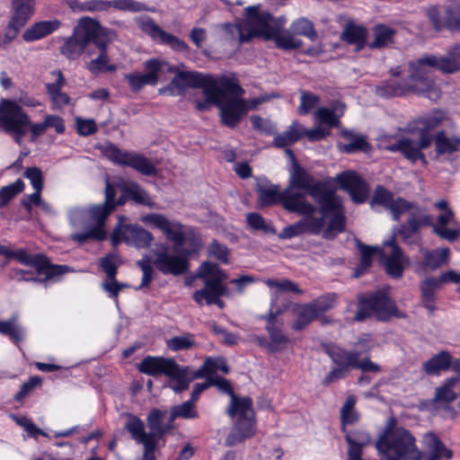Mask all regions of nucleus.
<instances>
[{"mask_svg":"<svg viewBox=\"0 0 460 460\" xmlns=\"http://www.w3.org/2000/svg\"><path fill=\"white\" fill-rule=\"evenodd\" d=\"M189 87L201 88L206 97L205 100L195 101L196 109L206 111L211 105H216L220 110L221 121L224 125L234 126L237 122L240 113L244 110L243 102L241 100H230L229 102L222 100L225 92L242 93L243 88L234 76H223L216 79L199 72H179L162 92L178 95L183 93Z\"/></svg>","mask_w":460,"mask_h":460,"instance_id":"f257e3e1","label":"nucleus"},{"mask_svg":"<svg viewBox=\"0 0 460 460\" xmlns=\"http://www.w3.org/2000/svg\"><path fill=\"white\" fill-rule=\"evenodd\" d=\"M274 203H259L263 208ZM289 212H296L303 218L287 226L278 234L279 239L288 240L303 234L322 236L325 240H334L346 231L347 218L343 203H280Z\"/></svg>","mask_w":460,"mask_h":460,"instance_id":"f03ea898","label":"nucleus"},{"mask_svg":"<svg viewBox=\"0 0 460 460\" xmlns=\"http://www.w3.org/2000/svg\"><path fill=\"white\" fill-rule=\"evenodd\" d=\"M413 62L414 73L420 75L426 84L428 99L436 102L441 96V91L434 81L432 69L444 74H454L460 70V45L456 44L445 55H424Z\"/></svg>","mask_w":460,"mask_h":460,"instance_id":"7ed1b4c3","label":"nucleus"},{"mask_svg":"<svg viewBox=\"0 0 460 460\" xmlns=\"http://www.w3.org/2000/svg\"><path fill=\"white\" fill-rule=\"evenodd\" d=\"M375 317L379 322H388L391 318H406V314L398 309L396 303L389 295L378 290L358 296V310L353 320L358 323Z\"/></svg>","mask_w":460,"mask_h":460,"instance_id":"20e7f679","label":"nucleus"},{"mask_svg":"<svg viewBox=\"0 0 460 460\" xmlns=\"http://www.w3.org/2000/svg\"><path fill=\"white\" fill-rule=\"evenodd\" d=\"M286 191H288V199L292 201H297L305 194L320 201H336L331 185L327 181L314 180L296 162L293 164L290 171L289 184Z\"/></svg>","mask_w":460,"mask_h":460,"instance_id":"39448f33","label":"nucleus"},{"mask_svg":"<svg viewBox=\"0 0 460 460\" xmlns=\"http://www.w3.org/2000/svg\"><path fill=\"white\" fill-rule=\"evenodd\" d=\"M376 448L385 460H422L425 456L417 447L415 437L403 427L385 441L376 440Z\"/></svg>","mask_w":460,"mask_h":460,"instance_id":"423d86ee","label":"nucleus"},{"mask_svg":"<svg viewBox=\"0 0 460 460\" xmlns=\"http://www.w3.org/2000/svg\"><path fill=\"white\" fill-rule=\"evenodd\" d=\"M28 256L30 258L29 260L31 261H34L37 258L39 266L36 264L23 265L33 268L37 276H34L30 270L13 269L11 270V276L13 279H15L19 282H32L42 284L47 287L49 282H58L60 280V278L64 274L72 271L71 268L67 265L52 263L49 257H48L45 253L39 252L31 254L28 252Z\"/></svg>","mask_w":460,"mask_h":460,"instance_id":"0eeeda50","label":"nucleus"},{"mask_svg":"<svg viewBox=\"0 0 460 460\" xmlns=\"http://www.w3.org/2000/svg\"><path fill=\"white\" fill-rule=\"evenodd\" d=\"M374 211H379L382 208L388 211L394 220L400 219L401 215L409 213L410 217L406 223L401 225L398 234L404 242L412 237L423 226L430 225L431 218L414 206V203H369Z\"/></svg>","mask_w":460,"mask_h":460,"instance_id":"6e6552de","label":"nucleus"},{"mask_svg":"<svg viewBox=\"0 0 460 460\" xmlns=\"http://www.w3.org/2000/svg\"><path fill=\"white\" fill-rule=\"evenodd\" d=\"M30 125V116L16 101H0V128L7 134H13L14 141L21 145Z\"/></svg>","mask_w":460,"mask_h":460,"instance_id":"1a4fd4ad","label":"nucleus"},{"mask_svg":"<svg viewBox=\"0 0 460 460\" xmlns=\"http://www.w3.org/2000/svg\"><path fill=\"white\" fill-rule=\"evenodd\" d=\"M323 352L330 357L334 367L322 381L323 385L343 379L349 376L352 369L356 368L357 358L360 353L357 350H347L334 343H323Z\"/></svg>","mask_w":460,"mask_h":460,"instance_id":"9d476101","label":"nucleus"},{"mask_svg":"<svg viewBox=\"0 0 460 460\" xmlns=\"http://www.w3.org/2000/svg\"><path fill=\"white\" fill-rule=\"evenodd\" d=\"M426 87L427 86L421 80L420 75H415L413 62H410L409 76L405 81L398 83L396 80L391 79L384 82L382 84L376 87V93L380 97L389 98L405 95L411 93L428 98Z\"/></svg>","mask_w":460,"mask_h":460,"instance_id":"9b49d317","label":"nucleus"},{"mask_svg":"<svg viewBox=\"0 0 460 460\" xmlns=\"http://www.w3.org/2000/svg\"><path fill=\"white\" fill-rule=\"evenodd\" d=\"M102 154L112 163L129 166L146 176L155 175L157 169L150 159L143 155L122 151L114 144H108L102 148Z\"/></svg>","mask_w":460,"mask_h":460,"instance_id":"f8f14e48","label":"nucleus"},{"mask_svg":"<svg viewBox=\"0 0 460 460\" xmlns=\"http://www.w3.org/2000/svg\"><path fill=\"white\" fill-rule=\"evenodd\" d=\"M152 252L155 255L153 264L164 275L180 276L189 270V258L180 252L171 254L166 243L156 244Z\"/></svg>","mask_w":460,"mask_h":460,"instance_id":"ddd939ff","label":"nucleus"},{"mask_svg":"<svg viewBox=\"0 0 460 460\" xmlns=\"http://www.w3.org/2000/svg\"><path fill=\"white\" fill-rule=\"evenodd\" d=\"M111 243L117 246L124 242L137 249H147L154 240L153 234L138 225H119L111 234Z\"/></svg>","mask_w":460,"mask_h":460,"instance_id":"4468645a","label":"nucleus"},{"mask_svg":"<svg viewBox=\"0 0 460 460\" xmlns=\"http://www.w3.org/2000/svg\"><path fill=\"white\" fill-rule=\"evenodd\" d=\"M13 14L4 29L5 46L10 44L34 13V0H13Z\"/></svg>","mask_w":460,"mask_h":460,"instance_id":"2eb2a0df","label":"nucleus"},{"mask_svg":"<svg viewBox=\"0 0 460 460\" xmlns=\"http://www.w3.org/2000/svg\"><path fill=\"white\" fill-rule=\"evenodd\" d=\"M460 283V272L453 270L443 272L439 278L429 277L426 278L420 286L421 292V304L429 314H433L436 311V291L443 283Z\"/></svg>","mask_w":460,"mask_h":460,"instance_id":"dca6fc26","label":"nucleus"},{"mask_svg":"<svg viewBox=\"0 0 460 460\" xmlns=\"http://www.w3.org/2000/svg\"><path fill=\"white\" fill-rule=\"evenodd\" d=\"M447 119L446 111L435 109L409 124V130L418 133L419 137H421L423 147H429L434 139L431 131L439 127Z\"/></svg>","mask_w":460,"mask_h":460,"instance_id":"f3484780","label":"nucleus"},{"mask_svg":"<svg viewBox=\"0 0 460 460\" xmlns=\"http://www.w3.org/2000/svg\"><path fill=\"white\" fill-rule=\"evenodd\" d=\"M74 31L82 39L87 45L93 42L96 47V42H111L117 37L114 31L103 28L99 21L96 19L84 16L78 22L77 26Z\"/></svg>","mask_w":460,"mask_h":460,"instance_id":"a211bd4d","label":"nucleus"},{"mask_svg":"<svg viewBox=\"0 0 460 460\" xmlns=\"http://www.w3.org/2000/svg\"><path fill=\"white\" fill-rule=\"evenodd\" d=\"M243 22L248 33L251 34V40L255 36L270 39V35L274 34L276 26L272 25L273 16L267 12L260 13L256 6H248L245 9Z\"/></svg>","mask_w":460,"mask_h":460,"instance_id":"6ab92c4d","label":"nucleus"},{"mask_svg":"<svg viewBox=\"0 0 460 460\" xmlns=\"http://www.w3.org/2000/svg\"><path fill=\"white\" fill-rule=\"evenodd\" d=\"M120 196L117 201H147V194L141 186L134 181L120 180L117 182H111L106 180L105 201H116L117 192Z\"/></svg>","mask_w":460,"mask_h":460,"instance_id":"aec40b11","label":"nucleus"},{"mask_svg":"<svg viewBox=\"0 0 460 460\" xmlns=\"http://www.w3.org/2000/svg\"><path fill=\"white\" fill-rule=\"evenodd\" d=\"M167 65L164 60L151 58L144 63L145 74L132 73L126 75L128 81L133 92L140 91L145 85H156L158 83V75L163 67Z\"/></svg>","mask_w":460,"mask_h":460,"instance_id":"412c9836","label":"nucleus"},{"mask_svg":"<svg viewBox=\"0 0 460 460\" xmlns=\"http://www.w3.org/2000/svg\"><path fill=\"white\" fill-rule=\"evenodd\" d=\"M336 182L348 192L352 201H366L369 194L367 183L353 171H345L336 175Z\"/></svg>","mask_w":460,"mask_h":460,"instance_id":"4be33fe9","label":"nucleus"},{"mask_svg":"<svg viewBox=\"0 0 460 460\" xmlns=\"http://www.w3.org/2000/svg\"><path fill=\"white\" fill-rule=\"evenodd\" d=\"M125 429L130 434L133 440L144 446V452H146V455L155 452L157 441L160 438H158L156 435L146 433L143 420L137 416L128 413L127 415Z\"/></svg>","mask_w":460,"mask_h":460,"instance_id":"5701e85b","label":"nucleus"},{"mask_svg":"<svg viewBox=\"0 0 460 460\" xmlns=\"http://www.w3.org/2000/svg\"><path fill=\"white\" fill-rule=\"evenodd\" d=\"M255 425L256 421L254 415L237 418L230 433L226 437V445L234 447L243 442L245 439L253 437L255 434Z\"/></svg>","mask_w":460,"mask_h":460,"instance_id":"b1692460","label":"nucleus"},{"mask_svg":"<svg viewBox=\"0 0 460 460\" xmlns=\"http://www.w3.org/2000/svg\"><path fill=\"white\" fill-rule=\"evenodd\" d=\"M385 246H390L392 252L389 255L385 256L384 265L385 272L393 279H400L403 274V252L402 248L397 244L395 239V234L390 238V240L385 242Z\"/></svg>","mask_w":460,"mask_h":460,"instance_id":"393cba45","label":"nucleus"},{"mask_svg":"<svg viewBox=\"0 0 460 460\" xmlns=\"http://www.w3.org/2000/svg\"><path fill=\"white\" fill-rule=\"evenodd\" d=\"M421 146V137H420L419 141L413 140L409 137H400L395 140L394 143L389 144L385 146V149L391 152H400L405 158L411 162L417 160L425 161V156L421 150L426 149Z\"/></svg>","mask_w":460,"mask_h":460,"instance_id":"a878e982","label":"nucleus"},{"mask_svg":"<svg viewBox=\"0 0 460 460\" xmlns=\"http://www.w3.org/2000/svg\"><path fill=\"white\" fill-rule=\"evenodd\" d=\"M175 363L173 358L148 355L137 364V367L140 373L147 376L164 375L167 376Z\"/></svg>","mask_w":460,"mask_h":460,"instance_id":"bb28decb","label":"nucleus"},{"mask_svg":"<svg viewBox=\"0 0 460 460\" xmlns=\"http://www.w3.org/2000/svg\"><path fill=\"white\" fill-rule=\"evenodd\" d=\"M422 444L430 452L426 460L451 459L453 457V451L447 447L439 437L432 431L423 435Z\"/></svg>","mask_w":460,"mask_h":460,"instance_id":"cd10ccee","label":"nucleus"},{"mask_svg":"<svg viewBox=\"0 0 460 460\" xmlns=\"http://www.w3.org/2000/svg\"><path fill=\"white\" fill-rule=\"evenodd\" d=\"M61 26L60 21H40L33 23L22 33V39L26 42L36 41L56 31Z\"/></svg>","mask_w":460,"mask_h":460,"instance_id":"c85d7f7f","label":"nucleus"},{"mask_svg":"<svg viewBox=\"0 0 460 460\" xmlns=\"http://www.w3.org/2000/svg\"><path fill=\"white\" fill-rule=\"evenodd\" d=\"M49 128H54L58 134H63L66 130L64 119L58 115H47L42 122L31 123L30 119L31 141H36L40 136L45 134Z\"/></svg>","mask_w":460,"mask_h":460,"instance_id":"c756f323","label":"nucleus"},{"mask_svg":"<svg viewBox=\"0 0 460 460\" xmlns=\"http://www.w3.org/2000/svg\"><path fill=\"white\" fill-rule=\"evenodd\" d=\"M367 31L362 26L349 22L344 27L341 35V40L354 45L357 51L361 50L367 44Z\"/></svg>","mask_w":460,"mask_h":460,"instance_id":"7c9ffc66","label":"nucleus"},{"mask_svg":"<svg viewBox=\"0 0 460 460\" xmlns=\"http://www.w3.org/2000/svg\"><path fill=\"white\" fill-rule=\"evenodd\" d=\"M110 42H96V48L99 49L98 56L92 59L86 66L87 69L93 75H99L104 72H115L117 66L111 64L107 53V47Z\"/></svg>","mask_w":460,"mask_h":460,"instance_id":"2f4dec72","label":"nucleus"},{"mask_svg":"<svg viewBox=\"0 0 460 460\" xmlns=\"http://www.w3.org/2000/svg\"><path fill=\"white\" fill-rule=\"evenodd\" d=\"M255 189L261 201H290L286 189L281 190L279 185L270 183L267 179H259Z\"/></svg>","mask_w":460,"mask_h":460,"instance_id":"473e14b6","label":"nucleus"},{"mask_svg":"<svg viewBox=\"0 0 460 460\" xmlns=\"http://www.w3.org/2000/svg\"><path fill=\"white\" fill-rule=\"evenodd\" d=\"M286 19L281 17L278 21V24L274 30V34L270 35V39H274L278 48L290 50L299 49L303 41L296 37V34L289 31H281L279 26L284 25Z\"/></svg>","mask_w":460,"mask_h":460,"instance_id":"72a5a7b5","label":"nucleus"},{"mask_svg":"<svg viewBox=\"0 0 460 460\" xmlns=\"http://www.w3.org/2000/svg\"><path fill=\"white\" fill-rule=\"evenodd\" d=\"M244 93V90L243 89V92L242 93H233L231 92H225L222 95V100L224 102H229L230 100H241L243 102V104H244V110L243 111H242L238 117V120L237 122L234 125V126H230V125H226L227 127L229 128H235L239 122L241 121L242 119V117L249 111V110H253V109H256L260 104L261 103H264L266 102H269L270 100H271L272 98H276V97H279L278 94H275V93H270V94H262V95H260L256 98H252L251 99L250 101H246L244 100L242 96L243 94Z\"/></svg>","mask_w":460,"mask_h":460,"instance_id":"f704fd0d","label":"nucleus"},{"mask_svg":"<svg viewBox=\"0 0 460 460\" xmlns=\"http://www.w3.org/2000/svg\"><path fill=\"white\" fill-rule=\"evenodd\" d=\"M199 270L198 277L204 282L203 288H208L209 284L224 282L228 279L227 273L218 264L208 261H203Z\"/></svg>","mask_w":460,"mask_h":460,"instance_id":"c9c22d12","label":"nucleus"},{"mask_svg":"<svg viewBox=\"0 0 460 460\" xmlns=\"http://www.w3.org/2000/svg\"><path fill=\"white\" fill-rule=\"evenodd\" d=\"M342 137L347 139L349 143H339V150L345 154H352L359 151H367L369 147L366 137L358 135L353 130L343 129L341 132Z\"/></svg>","mask_w":460,"mask_h":460,"instance_id":"e433bc0d","label":"nucleus"},{"mask_svg":"<svg viewBox=\"0 0 460 460\" xmlns=\"http://www.w3.org/2000/svg\"><path fill=\"white\" fill-rule=\"evenodd\" d=\"M453 367V357L448 351L442 350L423 363V370L427 375L437 376L441 371Z\"/></svg>","mask_w":460,"mask_h":460,"instance_id":"4c0bfd02","label":"nucleus"},{"mask_svg":"<svg viewBox=\"0 0 460 460\" xmlns=\"http://www.w3.org/2000/svg\"><path fill=\"white\" fill-rule=\"evenodd\" d=\"M296 318L292 323V329L301 332L305 329L314 319L318 318L310 303L296 304L292 309Z\"/></svg>","mask_w":460,"mask_h":460,"instance_id":"58836bf2","label":"nucleus"},{"mask_svg":"<svg viewBox=\"0 0 460 460\" xmlns=\"http://www.w3.org/2000/svg\"><path fill=\"white\" fill-rule=\"evenodd\" d=\"M458 381L459 378L456 376L447 378L441 386L436 388L435 395L429 403L447 405L453 402L457 398V394L453 388Z\"/></svg>","mask_w":460,"mask_h":460,"instance_id":"ea45409f","label":"nucleus"},{"mask_svg":"<svg viewBox=\"0 0 460 460\" xmlns=\"http://www.w3.org/2000/svg\"><path fill=\"white\" fill-rule=\"evenodd\" d=\"M226 413L232 419L254 415L253 402L252 398L249 396H234L230 400Z\"/></svg>","mask_w":460,"mask_h":460,"instance_id":"a19ab883","label":"nucleus"},{"mask_svg":"<svg viewBox=\"0 0 460 460\" xmlns=\"http://www.w3.org/2000/svg\"><path fill=\"white\" fill-rule=\"evenodd\" d=\"M124 204L125 203H102L100 206H93L89 210L91 219L95 222V225L93 227L101 229L104 237L106 238L107 234L104 229V226L107 217L116 209L118 206Z\"/></svg>","mask_w":460,"mask_h":460,"instance_id":"79ce46f5","label":"nucleus"},{"mask_svg":"<svg viewBox=\"0 0 460 460\" xmlns=\"http://www.w3.org/2000/svg\"><path fill=\"white\" fill-rule=\"evenodd\" d=\"M345 105L341 102H336L332 109L320 108L314 112V119L320 124H326L329 127H335L339 123L340 118L343 115Z\"/></svg>","mask_w":460,"mask_h":460,"instance_id":"37998d69","label":"nucleus"},{"mask_svg":"<svg viewBox=\"0 0 460 460\" xmlns=\"http://www.w3.org/2000/svg\"><path fill=\"white\" fill-rule=\"evenodd\" d=\"M189 368V367H181L179 364L175 363L167 375L169 378L175 381V383L171 385V388L176 394L186 391L189 388L190 383L195 379L192 378V374L190 377L188 376Z\"/></svg>","mask_w":460,"mask_h":460,"instance_id":"c03bdc74","label":"nucleus"},{"mask_svg":"<svg viewBox=\"0 0 460 460\" xmlns=\"http://www.w3.org/2000/svg\"><path fill=\"white\" fill-rule=\"evenodd\" d=\"M433 140L438 155H451L460 150V137H449L444 130L438 131Z\"/></svg>","mask_w":460,"mask_h":460,"instance_id":"a18cd8bd","label":"nucleus"},{"mask_svg":"<svg viewBox=\"0 0 460 460\" xmlns=\"http://www.w3.org/2000/svg\"><path fill=\"white\" fill-rule=\"evenodd\" d=\"M0 333L7 336L13 343L19 345L24 339L25 331L17 323V315H13L7 321L0 320Z\"/></svg>","mask_w":460,"mask_h":460,"instance_id":"49530a36","label":"nucleus"},{"mask_svg":"<svg viewBox=\"0 0 460 460\" xmlns=\"http://www.w3.org/2000/svg\"><path fill=\"white\" fill-rule=\"evenodd\" d=\"M357 397L354 394L346 398L341 409V431L346 432L347 425H353L359 420V413L355 410Z\"/></svg>","mask_w":460,"mask_h":460,"instance_id":"de8ad7c7","label":"nucleus"},{"mask_svg":"<svg viewBox=\"0 0 460 460\" xmlns=\"http://www.w3.org/2000/svg\"><path fill=\"white\" fill-rule=\"evenodd\" d=\"M357 247L360 253L359 263L354 272L355 277H360L373 263V256L379 251L378 247H373L357 240Z\"/></svg>","mask_w":460,"mask_h":460,"instance_id":"09e8293b","label":"nucleus"},{"mask_svg":"<svg viewBox=\"0 0 460 460\" xmlns=\"http://www.w3.org/2000/svg\"><path fill=\"white\" fill-rule=\"evenodd\" d=\"M301 137L300 124L297 121H294L286 131L274 137L273 145L279 148L289 146L297 142Z\"/></svg>","mask_w":460,"mask_h":460,"instance_id":"8fccbe9b","label":"nucleus"},{"mask_svg":"<svg viewBox=\"0 0 460 460\" xmlns=\"http://www.w3.org/2000/svg\"><path fill=\"white\" fill-rule=\"evenodd\" d=\"M87 46L85 41L74 31L60 48V52L69 59H75L81 56Z\"/></svg>","mask_w":460,"mask_h":460,"instance_id":"3c124183","label":"nucleus"},{"mask_svg":"<svg viewBox=\"0 0 460 460\" xmlns=\"http://www.w3.org/2000/svg\"><path fill=\"white\" fill-rule=\"evenodd\" d=\"M395 31L384 24H378L374 28L375 40L368 44L369 49H381L393 43Z\"/></svg>","mask_w":460,"mask_h":460,"instance_id":"603ef678","label":"nucleus"},{"mask_svg":"<svg viewBox=\"0 0 460 460\" xmlns=\"http://www.w3.org/2000/svg\"><path fill=\"white\" fill-rule=\"evenodd\" d=\"M165 412L159 409H152L147 415V426L150 429L149 434L158 436V438H163L167 433L166 426H164L163 420Z\"/></svg>","mask_w":460,"mask_h":460,"instance_id":"864d4df0","label":"nucleus"},{"mask_svg":"<svg viewBox=\"0 0 460 460\" xmlns=\"http://www.w3.org/2000/svg\"><path fill=\"white\" fill-rule=\"evenodd\" d=\"M223 30L226 34V40H237L239 43H244L251 40V34L248 33L245 23H224Z\"/></svg>","mask_w":460,"mask_h":460,"instance_id":"5fc2aeb1","label":"nucleus"},{"mask_svg":"<svg viewBox=\"0 0 460 460\" xmlns=\"http://www.w3.org/2000/svg\"><path fill=\"white\" fill-rule=\"evenodd\" d=\"M177 418L185 420L199 418V412L196 410L195 404L188 400L181 404L173 406L170 412L169 420L174 421Z\"/></svg>","mask_w":460,"mask_h":460,"instance_id":"6e6d98bb","label":"nucleus"},{"mask_svg":"<svg viewBox=\"0 0 460 460\" xmlns=\"http://www.w3.org/2000/svg\"><path fill=\"white\" fill-rule=\"evenodd\" d=\"M290 29L296 35L305 36L310 40L314 41L317 39V32L314 29V23L307 18L301 17L295 20Z\"/></svg>","mask_w":460,"mask_h":460,"instance_id":"4d7b16f0","label":"nucleus"},{"mask_svg":"<svg viewBox=\"0 0 460 460\" xmlns=\"http://www.w3.org/2000/svg\"><path fill=\"white\" fill-rule=\"evenodd\" d=\"M449 249H436L427 252L423 258V265L430 270H436L447 261Z\"/></svg>","mask_w":460,"mask_h":460,"instance_id":"13d9d810","label":"nucleus"},{"mask_svg":"<svg viewBox=\"0 0 460 460\" xmlns=\"http://www.w3.org/2000/svg\"><path fill=\"white\" fill-rule=\"evenodd\" d=\"M246 222L249 227L254 231H261L266 234H275L277 233L271 222H267L261 215L257 212L248 213Z\"/></svg>","mask_w":460,"mask_h":460,"instance_id":"bf43d9fd","label":"nucleus"},{"mask_svg":"<svg viewBox=\"0 0 460 460\" xmlns=\"http://www.w3.org/2000/svg\"><path fill=\"white\" fill-rule=\"evenodd\" d=\"M217 367V358L208 357L203 361L202 365L197 370L192 372V378H205L208 380V377H216L218 371Z\"/></svg>","mask_w":460,"mask_h":460,"instance_id":"052dcab7","label":"nucleus"},{"mask_svg":"<svg viewBox=\"0 0 460 460\" xmlns=\"http://www.w3.org/2000/svg\"><path fill=\"white\" fill-rule=\"evenodd\" d=\"M266 331L270 335V352L275 353L282 350L286 345L289 342V339L283 334L280 328L275 327H265Z\"/></svg>","mask_w":460,"mask_h":460,"instance_id":"680f3d73","label":"nucleus"},{"mask_svg":"<svg viewBox=\"0 0 460 460\" xmlns=\"http://www.w3.org/2000/svg\"><path fill=\"white\" fill-rule=\"evenodd\" d=\"M196 344L194 335L187 332L182 336H174L166 341V346L172 351L188 350Z\"/></svg>","mask_w":460,"mask_h":460,"instance_id":"e2e57ef3","label":"nucleus"},{"mask_svg":"<svg viewBox=\"0 0 460 460\" xmlns=\"http://www.w3.org/2000/svg\"><path fill=\"white\" fill-rule=\"evenodd\" d=\"M163 233L168 240L174 243V251L178 252L180 247L185 243V233L182 230V225L180 223H171Z\"/></svg>","mask_w":460,"mask_h":460,"instance_id":"0e129e2a","label":"nucleus"},{"mask_svg":"<svg viewBox=\"0 0 460 460\" xmlns=\"http://www.w3.org/2000/svg\"><path fill=\"white\" fill-rule=\"evenodd\" d=\"M140 30L146 34L149 35L153 40H159L163 39V33L166 31H163L155 22L150 17H141L137 21Z\"/></svg>","mask_w":460,"mask_h":460,"instance_id":"69168bd1","label":"nucleus"},{"mask_svg":"<svg viewBox=\"0 0 460 460\" xmlns=\"http://www.w3.org/2000/svg\"><path fill=\"white\" fill-rule=\"evenodd\" d=\"M184 243H186L187 246H181L178 252L182 253V255H185L187 258L198 253L200 251L203 244L201 236L194 232H190L188 234H185Z\"/></svg>","mask_w":460,"mask_h":460,"instance_id":"338daca9","label":"nucleus"},{"mask_svg":"<svg viewBox=\"0 0 460 460\" xmlns=\"http://www.w3.org/2000/svg\"><path fill=\"white\" fill-rule=\"evenodd\" d=\"M446 27L451 31H460V3L454 2L446 10Z\"/></svg>","mask_w":460,"mask_h":460,"instance_id":"774afa93","label":"nucleus"}]
</instances>
